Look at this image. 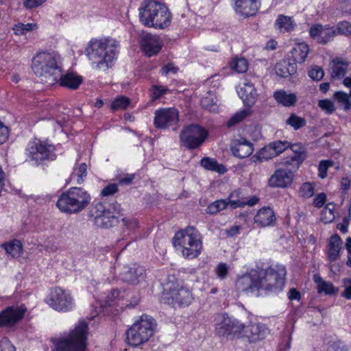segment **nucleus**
Returning a JSON list of instances; mask_svg holds the SVG:
<instances>
[{"label": "nucleus", "instance_id": "nucleus-1", "mask_svg": "<svg viewBox=\"0 0 351 351\" xmlns=\"http://www.w3.org/2000/svg\"><path fill=\"white\" fill-rule=\"evenodd\" d=\"M119 46L116 39L104 38L90 43L86 49L87 56L97 69L106 71L117 58Z\"/></svg>", "mask_w": 351, "mask_h": 351}, {"label": "nucleus", "instance_id": "nucleus-2", "mask_svg": "<svg viewBox=\"0 0 351 351\" xmlns=\"http://www.w3.org/2000/svg\"><path fill=\"white\" fill-rule=\"evenodd\" d=\"M171 13L164 4L144 0L139 9V20L146 27L164 29L169 25Z\"/></svg>", "mask_w": 351, "mask_h": 351}, {"label": "nucleus", "instance_id": "nucleus-3", "mask_svg": "<svg viewBox=\"0 0 351 351\" xmlns=\"http://www.w3.org/2000/svg\"><path fill=\"white\" fill-rule=\"evenodd\" d=\"M32 69L36 75L49 84L58 82L61 75V66L53 53L39 52L32 60Z\"/></svg>", "mask_w": 351, "mask_h": 351}, {"label": "nucleus", "instance_id": "nucleus-4", "mask_svg": "<svg viewBox=\"0 0 351 351\" xmlns=\"http://www.w3.org/2000/svg\"><path fill=\"white\" fill-rule=\"evenodd\" d=\"M173 243L181 250L185 258L197 257L202 250V240L199 231L193 226H188L176 233Z\"/></svg>", "mask_w": 351, "mask_h": 351}, {"label": "nucleus", "instance_id": "nucleus-5", "mask_svg": "<svg viewBox=\"0 0 351 351\" xmlns=\"http://www.w3.org/2000/svg\"><path fill=\"white\" fill-rule=\"evenodd\" d=\"M88 324L80 321L68 336L54 341V351H86L87 346Z\"/></svg>", "mask_w": 351, "mask_h": 351}, {"label": "nucleus", "instance_id": "nucleus-6", "mask_svg": "<svg viewBox=\"0 0 351 351\" xmlns=\"http://www.w3.org/2000/svg\"><path fill=\"white\" fill-rule=\"evenodd\" d=\"M90 195L82 188L72 187L59 197L56 206L66 213H77L90 203Z\"/></svg>", "mask_w": 351, "mask_h": 351}, {"label": "nucleus", "instance_id": "nucleus-7", "mask_svg": "<svg viewBox=\"0 0 351 351\" xmlns=\"http://www.w3.org/2000/svg\"><path fill=\"white\" fill-rule=\"evenodd\" d=\"M154 319L147 315H143L126 332L129 345L137 347L149 341L155 331Z\"/></svg>", "mask_w": 351, "mask_h": 351}, {"label": "nucleus", "instance_id": "nucleus-8", "mask_svg": "<svg viewBox=\"0 0 351 351\" xmlns=\"http://www.w3.org/2000/svg\"><path fill=\"white\" fill-rule=\"evenodd\" d=\"M260 289L273 293L282 291L287 274L285 267L277 265L266 269H257Z\"/></svg>", "mask_w": 351, "mask_h": 351}, {"label": "nucleus", "instance_id": "nucleus-9", "mask_svg": "<svg viewBox=\"0 0 351 351\" xmlns=\"http://www.w3.org/2000/svg\"><path fill=\"white\" fill-rule=\"evenodd\" d=\"M91 216L94 217L95 226L101 228H110L119 223V217L123 216L122 208L117 202L108 206L99 202L95 204V210Z\"/></svg>", "mask_w": 351, "mask_h": 351}, {"label": "nucleus", "instance_id": "nucleus-10", "mask_svg": "<svg viewBox=\"0 0 351 351\" xmlns=\"http://www.w3.org/2000/svg\"><path fill=\"white\" fill-rule=\"evenodd\" d=\"M208 133L202 127L192 124L184 127L180 134L181 145L189 149H197L205 141Z\"/></svg>", "mask_w": 351, "mask_h": 351}, {"label": "nucleus", "instance_id": "nucleus-11", "mask_svg": "<svg viewBox=\"0 0 351 351\" xmlns=\"http://www.w3.org/2000/svg\"><path fill=\"white\" fill-rule=\"evenodd\" d=\"M27 152L30 159L37 165H40L45 161L53 160L56 158L54 147L47 145L40 141H34L29 144Z\"/></svg>", "mask_w": 351, "mask_h": 351}, {"label": "nucleus", "instance_id": "nucleus-12", "mask_svg": "<svg viewBox=\"0 0 351 351\" xmlns=\"http://www.w3.org/2000/svg\"><path fill=\"white\" fill-rule=\"evenodd\" d=\"M154 114V125L158 129L176 126L179 121V111L175 108H160Z\"/></svg>", "mask_w": 351, "mask_h": 351}, {"label": "nucleus", "instance_id": "nucleus-13", "mask_svg": "<svg viewBox=\"0 0 351 351\" xmlns=\"http://www.w3.org/2000/svg\"><path fill=\"white\" fill-rule=\"evenodd\" d=\"M47 303L56 311L61 312L71 311L73 304L71 295L59 287L51 292Z\"/></svg>", "mask_w": 351, "mask_h": 351}, {"label": "nucleus", "instance_id": "nucleus-14", "mask_svg": "<svg viewBox=\"0 0 351 351\" xmlns=\"http://www.w3.org/2000/svg\"><path fill=\"white\" fill-rule=\"evenodd\" d=\"M241 337L246 338L250 343H256L264 339L269 330L265 324L261 323L250 324L247 326L242 324Z\"/></svg>", "mask_w": 351, "mask_h": 351}, {"label": "nucleus", "instance_id": "nucleus-15", "mask_svg": "<svg viewBox=\"0 0 351 351\" xmlns=\"http://www.w3.org/2000/svg\"><path fill=\"white\" fill-rule=\"evenodd\" d=\"M242 324L237 320L230 317H223V320L217 324L216 332L219 336L234 338L241 336Z\"/></svg>", "mask_w": 351, "mask_h": 351}, {"label": "nucleus", "instance_id": "nucleus-16", "mask_svg": "<svg viewBox=\"0 0 351 351\" xmlns=\"http://www.w3.org/2000/svg\"><path fill=\"white\" fill-rule=\"evenodd\" d=\"M145 270L143 267L134 264L126 265L120 273V278L130 285H136L145 280Z\"/></svg>", "mask_w": 351, "mask_h": 351}, {"label": "nucleus", "instance_id": "nucleus-17", "mask_svg": "<svg viewBox=\"0 0 351 351\" xmlns=\"http://www.w3.org/2000/svg\"><path fill=\"white\" fill-rule=\"evenodd\" d=\"M237 286L243 292L258 293L260 287L257 269H252L240 277L237 282Z\"/></svg>", "mask_w": 351, "mask_h": 351}, {"label": "nucleus", "instance_id": "nucleus-18", "mask_svg": "<svg viewBox=\"0 0 351 351\" xmlns=\"http://www.w3.org/2000/svg\"><path fill=\"white\" fill-rule=\"evenodd\" d=\"M167 300L171 298V303L178 304L179 306L189 305L191 304L193 298L191 291L179 285H171L169 288V291L165 293Z\"/></svg>", "mask_w": 351, "mask_h": 351}, {"label": "nucleus", "instance_id": "nucleus-19", "mask_svg": "<svg viewBox=\"0 0 351 351\" xmlns=\"http://www.w3.org/2000/svg\"><path fill=\"white\" fill-rule=\"evenodd\" d=\"M26 308L24 306H9L0 313V326H12L21 320Z\"/></svg>", "mask_w": 351, "mask_h": 351}, {"label": "nucleus", "instance_id": "nucleus-20", "mask_svg": "<svg viewBox=\"0 0 351 351\" xmlns=\"http://www.w3.org/2000/svg\"><path fill=\"white\" fill-rule=\"evenodd\" d=\"M140 44L143 51L149 57L157 54L162 45L159 36L149 33L141 36Z\"/></svg>", "mask_w": 351, "mask_h": 351}, {"label": "nucleus", "instance_id": "nucleus-21", "mask_svg": "<svg viewBox=\"0 0 351 351\" xmlns=\"http://www.w3.org/2000/svg\"><path fill=\"white\" fill-rule=\"evenodd\" d=\"M235 12L244 17L254 16L259 7V0H233Z\"/></svg>", "mask_w": 351, "mask_h": 351}, {"label": "nucleus", "instance_id": "nucleus-22", "mask_svg": "<svg viewBox=\"0 0 351 351\" xmlns=\"http://www.w3.org/2000/svg\"><path fill=\"white\" fill-rule=\"evenodd\" d=\"M293 179L291 171L284 169H277L268 180L270 187L286 188L289 186Z\"/></svg>", "mask_w": 351, "mask_h": 351}, {"label": "nucleus", "instance_id": "nucleus-23", "mask_svg": "<svg viewBox=\"0 0 351 351\" xmlns=\"http://www.w3.org/2000/svg\"><path fill=\"white\" fill-rule=\"evenodd\" d=\"M258 200V198L256 196H252L247 199L243 197L241 190L234 191L228 197V203L232 208H241L245 205L252 206L256 204Z\"/></svg>", "mask_w": 351, "mask_h": 351}, {"label": "nucleus", "instance_id": "nucleus-24", "mask_svg": "<svg viewBox=\"0 0 351 351\" xmlns=\"http://www.w3.org/2000/svg\"><path fill=\"white\" fill-rule=\"evenodd\" d=\"M276 73L281 77L293 75L297 71V65L289 58L283 59L275 66Z\"/></svg>", "mask_w": 351, "mask_h": 351}, {"label": "nucleus", "instance_id": "nucleus-25", "mask_svg": "<svg viewBox=\"0 0 351 351\" xmlns=\"http://www.w3.org/2000/svg\"><path fill=\"white\" fill-rule=\"evenodd\" d=\"M238 94L244 103L249 106H252L255 103L258 97L254 84L250 82H245L243 86L240 88Z\"/></svg>", "mask_w": 351, "mask_h": 351}, {"label": "nucleus", "instance_id": "nucleus-26", "mask_svg": "<svg viewBox=\"0 0 351 351\" xmlns=\"http://www.w3.org/2000/svg\"><path fill=\"white\" fill-rule=\"evenodd\" d=\"M253 145L245 138L240 139L237 143L231 147L233 155L239 158H245L253 152Z\"/></svg>", "mask_w": 351, "mask_h": 351}, {"label": "nucleus", "instance_id": "nucleus-27", "mask_svg": "<svg viewBox=\"0 0 351 351\" xmlns=\"http://www.w3.org/2000/svg\"><path fill=\"white\" fill-rule=\"evenodd\" d=\"M276 220L275 215L270 208H263L254 217V221L261 227L271 225Z\"/></svg>", "mask_w": 351, "mask_h": 351}, {"label": "nucleus", "instance_id": "nucleus-28", "mask_svg": "<svg viewBox=\"0 0 351 351\" xmlns=\"http://www.w3.org/2000/svg\"><path fill=\"white\" fill-rule=\"evenodd\" d=\"M273 97L277 103L285 107L294 106L298 101L295 93H287L284 90L275 91Z\"/></svg>", "mask_w": 351, "mask_h": 351}, {"label": "nucleus", "instance_id": "nucleus-29", "mask_svg": "<svg viewBox=\"0 0 351 351\" xmlns=\"http://www.w3.org/2000/svg\"><path fill=\"white\" fill-rule=\"evenodd\" d=\"M341 245L342 241L338 234H335L330 237L328 251V257L330 261L334 262L338 259Z\"/></svg>", "mask_w": 351, "mask_h": 351}, {"label": "nucleus", "instance_id": "nucleus-30", "mask_svg": "<svg viewBox=\"0 0 351 351\" xmlns=\"http://www.w3.org/2000/svg\"><path fill=\"white\" fill-rule=\"evenodd\" d=\"M58 82H60V85L62 86H66L71 89H77L82 82V78L81 76L75 75L73 73L62 75L61 71V75L58 79Z\"/></svg>", "mask_w": 351, "mask_h": 351}, {"label": "nucleus", "instance_id": "nucleus-31", "mask_svg": "<svg viewBox=\"0 0 351 351\" xmlns=\"http://www.w3.org/2000/svg\"><path fill=\"white\" fill-rule=\"evenodd\" d=\"M291 57L289 58L292 62L302 63L308 53V47L306 44L299 43L291 51Z\"/></svg>", "mask_w": 351, "mask_h": 351}, {"label": "nucleus", "instance_id": "nucleus-32", "mask_svg": "<svg viewBox=\"0 0 351 351\" xmlns=\"http://www.w3.org/2000/svg\"><path fill=\"white\" fill-rule=\"evenodd\" d=\"M200 165L206 170L215 171L221 174L227 171L226 167L222 164H219L215 158L204 157L201 160Z\"/></svg>", "mask_w": 351, "mask_h": 351}, {"label": "nucleus", "instance_id": "nucleus-33", "mask_svg": "<svg viewBox=\"0 0 351 351\" xmlns=\"http://www.w3.org/2000/svg\"><path fill=\"white\" fill-rule=\"evenodd\" d=\"M295 25L291 17L283 14H280L275 22L276 28L280 32H289L294 29Z\"/></svg>", "mask_w": 351, "mask_h": 351}, {"label": "nucleus", "instance_id": "nucleus-34", "mask_svg": "<svg viewBox=\"0 0 351 351\" xmlns=\"http://www.w3.org/2000/svg\"><path fill=\"white\" fill-rule=\"evenodd\" d=\"M314 280L317 284L318 293L331 295L338 291V289H335L332 282L323 280L319 275H314Z\"/></svg>", "mask_w": 351, "mask_h": 351}, {"label": "nucleus", "instance_id": "nucleus-35", "mask_svg": "<svg viewBox=\"0 0 351 351\" xmlns=\"http://www.w3.org/2000/svg\"><path fill=\"white\" fill-rule=\"evenodd\" d=\"M6 253L12 258H17L22 254L23 247L20 241L13 240L2 245Z\"/></svg>", "mask_w": 351, "mask_h": 351}, {"label": "nucleus", "instance_id": "nucleus-36", "mask_svg": "<svg viewBox=\"0 0 351 351\" xmlns=\"http://www.w3.org/2000/svg\"><path fill=\"white\" fill-rule=\"evenodd\" d=\"M331 77L332 78L340 77L345 75L348 64L339 58H336L332 61Z\"/></svg>", "mask_w": 351, "mask_h": 351}, {"label": "nucleus", "instance_id": "nucleus-37", "mask_svg": "<svg viewBox=\"0 0 351 351\" xmlns=\"http://www.w3.org/2000/svg\"><path fill=\"white\" fill-rule=\"evenodd\" d=\"M303 162L302 157L295 156L293 155H289L286 158L282 159L280 164L288 167L291 170H295L299 168L300 165Z\"/></svg>", "mask_w": 351, "mask_h": 351}, {"label": "nucleus", "instance_id": "nucleus-38", "mask_svg": "<svg viewBox=\"0 0 351 351\" xmlns=\"http://www.w3.org/2000/svg\"><path fill=\"white\" fill-rule=\"evenodd\" d=\"M285 123L287 125L292 127L295 130H298L306 125V120L294 113H291Z\"/></svg>", "mask_w": 351, "mask_h": 351}, {"label": "nucleus", "instance_id": "nucleus-39", "mask_svg": "<svg viewBox=\"0 0 351 351\" xmlns=\"http://www.w3.org/2000/svg\"><path fill=\"white\" fill-rule=\"evenodd\" d=\"M269 145L265 146L262 148L257 155L253 156L252 157V160L256 162L257 161L263 162V160H268L276 157L275 155H273L272 149H269Z\"/></svg>", "mask_w": 351, "mask_h": 351}, {"label": "nucleus", "instance_id": "nucleus-40", "mask_svg": "<svg viewBox=\"0 0 351 351\" xmlns=\"http://www.w3.org/2000/svg\"><path fill=\"white\" fill-rule=\"evenodd\" d=\"M269 149H272L273 155L278 156L290 147V143L287 141H276L270 143Z\"/></svg>", "mask_w": 351, "mask_h": 351}, {"label": "nucleus", "instance_id": "nucleus-41", "mask_svg": "<svg viewBox=\"0 0 351 351\" xmlns=\"http://www.w3.org/2000/svg\"><path fill=\"white\" fill-rule=\"evenodd\" d=\"M334 98L343 107L345 110H349L351 108V101L347 93L337 91L334 94Z\"/></svg>", "mask_w": 351, "mask_h": 351}, {"label": "nucleus", "instance_id": "nucleus-42", "mask_svg": "<svg viewBox=\"0 0 351 351\" xmlns=\"http://www.w3.org/2000/svg\"><path fill=\"white\" fill-rule=\"evenodd\" d=\"M229 203L224 199H219L211 203L207 208V213L209 214H216L218 212L226 208Z\"/></svg>", "mask_w": 351, "mask_h": 351}, {"label": "nucleus", "instance_id": "nucleus-43", "mask_svg": "<svg viewBox=\"0 0 351 351\" xmlns=\"http://www.w3.org/2000/svg\"><path fill=\"white\" fill-rule=\"evenodd\" d=\"M250 111L248 109H245L239 112H236L228 121V127H231L235 124L239 123L243 121L245 117L250 115Z\"/></svg>", "mask_w": 351, "mask_h": 351}, {"label": "nucleus", "instance_id": "nucleus-44", "mask_svg": "<svg viewBox=\"0 0 351 351\" xmlns=\"http://www.w3.org/2000/svg\"><path fill=\"white\" fill-rule=\"evenodd\" d=\"M201 106L202 108L210 112H215L217 110V107L214 102L213 97L209 93H208V95L202 98Z\"/></svg>", "mask_w": 351, "mask_h": 351}, {"label": "nucleus", "instance_id": "nucleus-45", "mask_svg": "<svg viewBox=\"0 0 351 351\" xmlns=\"http://www.w3.org/2000/svg\"><path fill=\"white\" fill-rule=\"evenodd\" d=\"M130 103V101L129 98L126 97H117L112 101L111 108L114 110H124L127 108Z\"/></svg>", "mask_w": 351, "mask_h": 351}, {"label": "nucleus", "instance_id": "nucleus-46", "mask_svg": "<svg viewBox=\"0 0 351 351\" xmlns=\"http://www.w3.org/2000/svg\"><path fill=\"white\" fill-rule=\"evenodd\" d=\"M289 148H290L291 150L292 151V155L295 156L302 157L303 161L306 159V148L302 145V143H295L293 145L290 143V147Z\"/></svg>", "mask_w": 351, "mask_h": 351}, {"label": "nucleus", "instance_id": "nucleus-47", "mask_svg": "<svg viewBox=\"0 0 351 351\" xmlns=\"http://www.w3.org/2000/svg\"><path fill=\"white\" fill-rule=\"evenodd\" d=\"M33 26H36V25H33L32 23L23 24L19 23L14 26L13 31L16 35H23L32 30Z\"/></svg>", "mask_w": 351, "mask_h": 351}, {"label": "nucleus", "instance_id": "nucleus-48", "mask_svg": "<svg viewBox=\"0 0 351 351\" xmlns=\"http://www.w3.org/2000/svg\"><path fill=\"white\" fill-rule=\"evenodd\" d=\"M314 186L310 182L304 183L300 189V195L304 198L311 197L314 195Z\"/></svg>", "mask_w": 351, "mask_h": 351}, {"label": "nucleus", "instance_id": "nucleus-49", "mask_svg": "<svg viewBox=\"0 0 351 351\" xmlns=\"http://www.w3.org/2000/svg\"><path fill=\"white\" fill-rule=\"evenodd\" d=\"M320 33L321 34L317 42L322 44H326L330 39L334 37L336 34L335 30L326 27H324L322 32Z\"/></svg>", "mask_w": 351, "mask_h": 351}, {"label": "nucleus", "instance_id": "nucleus-50", "mask_svg": "<svg viewBox=\"0 0 351 351\" xmlns=\"http://www.w3.org/2000/svg\"><path fill=\"white\" fill-rule=\"evenodd\" d=\"M333 164H334L333 161L330 160H322L319 162V167H318L319 177L322 179L326 178L328 169L330 167H332L333 165Z\"/></svg>", "mask_w": 351, "mask_h": 351}, {"label": "nucleus", "instance_id": "nucleus-51", "mask_svg": "<svg viewBox=\"0 0 351 351\" xmlns=\"http://www.w3.org/2000/svg\"><path fill=\"white\" fill-rule=\"evenodd\" d=\"M232 68L238 73H245L248 69V63L245 58H239L234 62Z\"/></svg>", "mask_w": 351, "mask_h": 351}, {"label": "nucleus", "instance_id": "nucleus-52", "mask_svg": "<svg viewBox=\"0 0 351 351\" xmlns=\"http://www.w3.org/2000/svg\"><path fill=\"white\" fill-rule=\"evenodd\" d=\"M324 75V72L323 69L318 66H314L311 68V69L308 71V76L313 80L319 81L321 80Z\"/></svg>", "mask_w": 351, "mask_h": 351}, {"label": "nucleus", "instance_id": "nucleus-53", "mask_svg": "<svg viewBox=\"0 0 351 351\" xmlns=\"http://www.w3.org/2000/svg\"><path fill=\"white\" fill-rule=\"evenodd\" d=\"M167 89L162 86H153L151 90V97L152 101L159 99L162 95L165 94Z\"/></svg>", "mask_w": 351, "mask_h": 351}, {"label": "nucleus", "instance_id": "nucleus-54", "mask_svg": "<svg viewBox=\"0 0 351 351\" xmlns=\"http://www.w3.org/2000/svg\"><path fill=\"white\" fill-rule=\"evenodd\" d=\"M318 106L328 114H331L335 110L332 101L328 99L319 100Z\"/></svg>", "mask_w": 351, "mask_h": 351}, {"label": "nucleus", "instance_id": "nucleus-55", "mask_svg": "<svg viewBox=\"0 0 351 351\" xmlns=\"http://www.w3.org/2000/svg\"><path fill=\"white\" fill-rule=\"evenodd\" d=\"M337 29L339 33L351 35V24L348 21H341L337 24Z\"/></svg>", "mask_w": 351, "mask_h": 351}, {"label": "nucleus", "instance_id": "nucleus-56", "mask_svg": "<svg viewBox=\"0 0 351 351\" xmlns=\"http://www.w3.org/2000/svg\"><path fill=\"white\" fill-rule=\"evenodd\" d=\"M87 174V165L86 163H82L77 171V184H81L84 182V178Z\"/></svg>", "mask_w": 351, "mask_h": 351}, {"label": "nucleus", "instance_id": "nucleus-57", "mask_svg": "<svg viewBox=\"0 0 351 351\" xmlns=\"http://www.w3.org/2000/svg\"><path fill=\"white\" fill-rule=\"evenodd\" d=\"M0 348L1 351H15L14 346L7 337H3L1 340Z\"/></svg>", "mask_w": 351, "mask_h": 351}, {"label": "nucleus", "instance_id": "nucleus-58", "mask_svg": "<svg viewBox=\"0 0 351 351\" xmlns=\"http://www.w3.org/2000/svg\"><path fill=\"white\" fill-rule=\"evenodd\" d=\"M118 191V185L117 184H110L105 186L101 192L102 196H108L114 194Z\"/></svg>", "mask_w": 351, "mask_h": 351}, {"label": "nucleus", "instance_id": "nucleus-59", "mask_svg": "<svg viewBox=\"0 0 351 351\" xmlns=\"http://www.w3.org/2000/svg\"><path fill=\"white\" fill-rule=\"evenodd\" d=\"M228 271V268L225 263H219L216 268V274L221 279H223L226 277Z\"/></svg>", "mask_w": 351, "mask_h": 351}, {"label": "nucleus", "instance_id": "nucleus-60", "mask_svg": "<svg viewBox=\"0 0 351 351\" xmlns=\"http://www.w3.org/2000/svg\"><path fill=\"white\" fill-rule=\"evenodd\" d=\"M343 285L345 290L341 293V295L346 299H351V279L346 278L343 280Z\"/></svg>", "mask_w": 351, "mask_h": 351}, {"label": "nucleus", "instance_id": "nucleus-61", "mask_svg": "<svg viewBox=\"0 0 351 351\" xmlns=\"http://www.w3.org/2000/svg\"><path fill=\"white\" fill-rule=\"evenodd\" d=\"M323 29L324 27L322 25H313L310 28L309 34L312 38H316L318 40Z\"/></svg>", "mask_w": 351, "mask_h": 351}, {"label": "nucleus", "instance_id": "nucleus-62", "mask_svg": "<svg viewBox=\"0 0 351 351\" xmlns=\"http://www.w3.org/2000/svg\"><path fill=\"white\" fill-rule=\"evenodd\" d=\"M326 200V195L324 193L318 194L313 199V204L315 207L321 208L324 206Z\"/></svg>", "mask_w": 351, "mask_h": 351}, {"label": "nucleus", "instance_id": "nucleus-63", "mask_svg": "<svg viewBox=\"0 0 351 351\" xmlns=\"http://www.w3.org/2000/svg\"><path fill=\"white\" fill-rule=\"evenodd\" d=\"M46 0H25L23 2L24 6L27 9H32L42 5Z\"/></svg>", "mask_w": 351, "mask_h": 351}, {"label": "nucleus", "instance_id": "nucleus-64", "mask_svg": "<svg viewBox=\"0 0 351 351\" xmlns=\"http://www.w3.org/2000/svg\"><path fill=\"white\" fill-rule=\"evenodd\" d=\"M119 295V291L118 289L112 290L110 294L106 298L105 306H111Z\"/></svg>", "mask_w": 351, "mask_h": 351}]
</instances>
